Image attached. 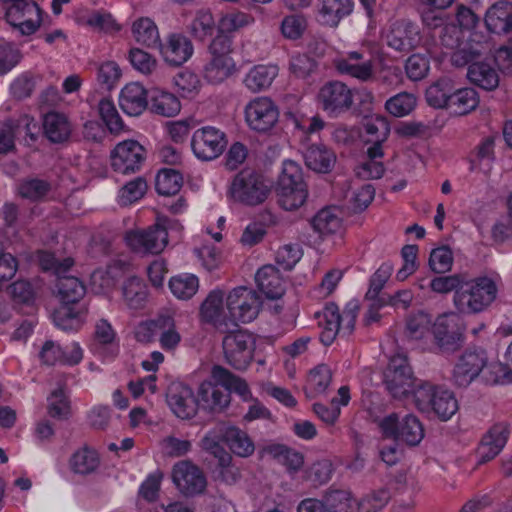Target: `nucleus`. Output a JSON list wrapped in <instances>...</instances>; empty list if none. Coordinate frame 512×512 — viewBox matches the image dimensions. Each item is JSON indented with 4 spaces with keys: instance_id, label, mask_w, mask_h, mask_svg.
<instances>
[{
    "instance_id": "nucleus-2",
    "label": "nucleus",
    "mask_w": 512,
    "mask_h": 512,
    "mask_svg": "<svg viewBox=\"0 0 512 512\" xmlns=\"http://www.w3.org/2000/svg\"><path fill=\"white\" fill-rule=\"evenodd\" d=\"M273 183V179L263 172L246 167L235 175L229 191L235 201L256 206L268 198Z\"/></svg>"
},
{
    "instance_id": "nucleus-50",
    "label": "nucleus",
    "mask_w": 512,
    "mask_h": 512,
    "mask_svg": "<svg viewBox=\"0 0 512 512\" xmlns=\"http://www.w3.org/2000/svg\"><path fill=\"white\" fill-rule=\"evenodd\" d=\"M156 190L161 195H174L183 185V177L178 170L164 168L156 176Z\"/></svg>"
},
{
    "instance_id": "nucleus-18",
    "label": "nucleus",
    "mask_w": 512,
    "mask_h": 512,
    "mask_svg": "<svg viewBox=\"0 0 512 512\" xmlns=\"http://www.w3.org/2000/svg\"><path fill=\"white\" fill-rule=\"evenodd\" d=\"M386 40L388 46L392 49L408 53L421 42L419 27L408 20L396 21L392 24Z\"/></svg>"
},
{
    "instance_id": "nucleus-31",
    "label": "nucleus",
    "mask_w": 512,
    "mask_h": 512,
    "mask_svg": "<svg viewBox=\"0 0 512 512\" xmlns=\"http://www.w3.org/2000/svg\"><path fill=\"white\" fill-rule=\"evenodd\" d=\"M468 79L480 88L491 91L499 85V74L488 62L477 61L469 65Z\"/></svg>"
},
{
    "instance_id": "nucleus-55",
    "label": "nucleus",
    "mask_w": 512,
    "mask_h": 512,
    "mask_svg": "<svg viewBox=\"0 0 512 512\" xmlns=\"http://www.w3.org/2000/svg\"><path fill=\"white\" fill-rule=\"evenodd\" d=\"M324 499L328 512H352L354 509L355 501L349 491L333 490Z\"/></svg>"
},
{
    "instance_id": "nucleus-39",
    "label": "nucleus",
    "mask_w": 512,
    "mask_h": 512,
    "mask_svg": "<svg viewBox=\"0 0 512 512\" xmlns=\"http://www.w3.org/2000/svg\"><path fill=\"white\" fill-rule=\"evenodd\" d=\"M226 444L237 456L246 458L255 451V445L249 435L240 428L226 423Z\"/></svg>"
},
{
    "instance_id": "nucleus-22",
    "label": "nucleus",
    "mask_w": 512,
    "mask_h": 512,
    "mask_svg": "<svg viewBox=\"0 0 512 512\" xmlns=\"http://www.w3.org/2000/svg\"><path fill=\"white\" fill-rule=\"evenodd\" d=\"M201 315L206 322L214 325L220 332L230 329V321L226 304L224 305V293L222 290H212L201 305Z\"/></svg>"
},
{
    "instance_id": "nucleus-12",
    "label": "nucleus",
    "mask_w": 512,
    "mask_h": 512,
    "mask_svg": "<svg viewBox=\"0 0 512 512\" xmlns=\"http://www.w3.org/2000/svg\"><path fill=\"white\" fill-rule=\"evenodd\" d=\"M227 146L226 134L213 126L197 129L191 139V148L200 160H215Z\"/></svg>"
},
{
    "instance_id": "nucleus-1",
    "label": "nucleus",
    "mask_w": 512,
    "mask_h": 512,
    "mask_svg": "<svg viewBox=\"0 0 512 512\" xmlns=\"http://www.w3.org/2000/svg\"><path fill=\"white\" fill-rule=\"evenodd\" d=\"M497 287L488 277L463 278L453 295V303L459 313L475 314L484 311L496 298Z\"/></svg>"
},
{
    "instance_id": "nucleus-26",
    "label": "nucleus",
    "mask_w": 512,
    "mask_h": 512,
    "mask_svg": "<svg viewBox=\"0 0 512 512\" xmlns=\"http://www.w3.org/2000/svg\"><path fill=\"white\" fill-rule=\"evenodd\" d=\"M190 130L191 126L188 121H176L171 123L168 126V132L174 143H165L159 145L157 148V157L161 160H168L169 158H182L183 147L180 145V143L183 142V140L189 135Z\"/></svg>"
},
{
    "instance_id": "nucleus-52",
    "label": "nucleus",
    "mask_w": 512,
    "mask_h": 512,
    "mask_svg": "<svg viewBox=\"0 0 512 512\" xmlns=\"http://www.w3.org/2000/svg\"><path fill=\"white\" fill-rule=\"evenodd\" d=\"M416 104L417 98L414 94L401 92L386 101L385 109L395 117H404L415 109Z\"/></svg>"
},
{
    "instance_id": "nucleus-57",
    "label": "nucleus",
    "mask_w": 512,
    "mask_h": 512,
    "mask_svg": "<svg viewBox=\"0 0 512 512\" xmlns=\"http://www.w3.org/2000/svg\"><path fill=\"white\" fill-rule=\"evenodd\" d=\"M37 259L40 267L44 271H51L56 276H60L61 274H65L74 264L72 258H65L59 260L55 257L54 254L46 251H39L37 254Z\"/></svg>"
},
{
    "instance_id": "nucleus-19",
    "label": "nucleus",
    "mask_w": 512,
    "mask_h": 512,
    "mask_svg": "<svg viewBox=\"0 0 512 512\" xmlns=\"http://www.w3.org/2000/svg\"><path fill=\"white\" fill-rule=\"evenodd\" d=\"M335 68L340 74L360 82H369L375 76L373 61L359 51L348 52L345 57L335 60Z\"/></svg>"
},
{
    "instance_id": "nucleus-6",
    "label": "nucleus",
    "mask_w": 512,
    "mask_h": 512,
    "mask_svg": "<svg viewBox=\"0 0 512 512\" xmlns=\"http://www.w3.org/2000/svg\"><path fill=\"white\" fill-rule=\"evenodd\" d=\"M261 298L252 288L236 287L226 297V309L230 328L236 327L237 322L250 323L257 318L261 309Z\"/></svg>"
},
{
    "instance_id": "nucleus-44",
    "label": "nucleus",
    "mask_w": 512,
    "mask_h": 512,
    "mask_svg": "<svg viewBox=\"0 0 512 512\" xmlns=\"http://www.w3.org/2000/svg\"><path fill=\"white\" fill-rule=\"evenodd\" d=\"M432 319L423 311L408 316L406 320L405 336L410 341H422L430 334Z\"/></svg>"
},
{
    "instance_id": "nucleus-56",
    "label": "nucleus",
    "mask_w": 512,
    "mask_h": 512,
    "mask_svg": "<svg viewBox=\"0 0 512 512\" xmlns=\"http://www.w3.org/2000/svg\"><path fill=\"white\" fill-rule=\"evenodd\" d=\"M146 157V149L135 140L123 141L111 152V158L118 160H144Z\"/></svg>"
},
{
    "instance_id": "nucleus-60",
    "label": "nucleus",
    "mask_w": 512,
    "mask_h": 512,
    "mask_svg": "<svg viewBox=\"0 0 512 512\" xmlns=\"http://www.w3.org/2000/svg\"><path fill=\"white\" fill-rule=\"evenodd\" d=\"M128 59L132 67L144 75L152 74L157 68L156 58L140 48L130 49Z\"/></svg>"
},
{
    "instance_id": "nucleus-8",
    "label": "nucleus",
    "mask_w": 512,
    "mask_h": 512,
    "mask_svg": "<svg viewBox=\"0 0 512 512\" xmlns=\"http://www.w3.org/2000/svg\"><path fill=\"white\" fill-rule=\"evenodd\" d=\"M420 381L413 377L406 357L398 355L390 360L385 373V385L394 398H403L409 393L414 395V390Z\"/></svg>"
},
{
    "instance_id": "nucleus-51",
    "label": "nucleus",
    "mask_w": 512,
    "mask_h": 512,
    "mask_svg": "<svg viewBox=\"0 0 512 512\" xmlns=\"http://www.w3.org/2000/svg\"><path fill=\"white\" fill-rule=\"evenodd\" d=\"M86 310L74 311V309L63 305L53 314V321L59 328L69 331L77 330L83 323Z\"/></svg>"
},
{
    "instance_id": "nucleus-48",
    "label": "nucleus",
    "mask_w": 512,
    "mask_h": 512,
    "mask_svg": "<svg viewBox=\"0 0 512 512\" xmlns=\"http://www.w3.org/2000/svg\"><path fill=\"white\" fill-rule=\"evenodd\" d=\"M158 340L162 349L172 351L177 348L181 341V335L176 329L174 318L171 315H160L158 325Z\"/></svg>"
},
{
    "instance_id": "nucleus-10",
    "label": "nucleus",
    "mask_w": 512,
    "mask_h": 512,
    "mask_svg": "<svg viewBox=\"0 0 512 512\" xmlns=\"http://www.w3.org/2000/svg\"><path fill=\"white\" fill-rule=\"evenodd\" d=\"M125 242L136 253L159 254L168 244V233L164 226L157 223L147 229L128 231Z\"/></svg>"
},
{
    "instance_id": "nucleus-4",
    "label": "nucleus",
    "mask_w": 512,
    "mask_h": 512,
    "mask_svg": "<svg viewBox=\"0 0 512 512\" xmlns=\"http://www.w3.org/2000/svg\"><path fill=\"white\" fill-rule=\"evenodd\" d=\"M414 402L425 413H434L440 420H449L458 410V402L450 390L420 381L414 390Z\"/></svg>"
},
{
    "instance_id": "nucleus-23",
    "label": "nucleus",
    "mask_w": 512,
    "mask_h": 512,
    "mask_svg": "<svg viewBox=\"0 0 512 512\" xmlns=\"http://www.w3.org/2000/svg\"><path fill=\"white\" fill-rule=\"evenodd\" d=\"M509 436L506 424L497 423L493 425L482 437L477 453L479 462L485 463L494 459L504 448Z\"/></svg>"
},
{
    "instance_id": "nucleus-62",
    "label": "nucleus",
    "mask_w": 512,
    "mask_h": 512,
    "mask_svg": "<svg viewBox=\"0 0 512 512\" xmlns=\"http://www.w3.org/2000/svg\"><path fill=\"white\" fill-rule=\"evenodd\" d=\"M391 498L387 489H379L366 495L358 503L359 512H378L383 509Z\"/></svg>"
},
{
    "instance_id": "nucleus-28",
    "label": "nucleus",
    "mask_w": 512,
    "mask_h": 512,
    "mask_svg": "<svg viewBox=\"0 0 512 512\" xmlns=\"http://www.w3.org/2000/svg\"><path fill=\"white\" fill-rule=\"evenodd\" d=\"M255 280L258 288L269 299H279L285 293L284 280L279 270L273 265L261 267L255 275Z\"/></svg>"
},
{
    "instance_id": "nucleus-13",
    "label": "nucleus",
    "mask_w": 512,
    "mask_h": 512,
    "mask_svg": "<svg viewBox=\"0 0 512 512\" xmlns=\"http://www.w3.org/2000/svg\"><path fill=\"white\" fill-rule=\"evenodd\" d=\"M487 355L481 348L467 349L459 357L453 369V381L459 387H467L487 365Z\"/></svg>"
},
{
    "instance_id": "nucleus-35",
    "label": "nucleus",
    "mask_w": 512,
    "mask_h": 512,
    "mask_svg": "<svg viewBox=\"0 0 512 512\" xmlns=\"http://www.w3.org/2000/svg\"><path fill=\"white\" fill-rule=\"evenodd\" d=\"M132 36L135 41L147 48L158 49L160 34L155 22L148 17H141L132 24Z\"/></svg>"
},
{
    "instance_id": "nucleus-41",
    "label": "nucleus",
    "mask_w": 512,
    "mask_h": 512,
    "mask_svg": "<svg viewBox=\"0 0 512 512\" xmlns=\"http://www.w3.org/2000/svg\"><path fill=\"white\" fill-rule=\"evenodd\" d=\"M69 463L74 473L87 475L98 468L100 459L94 449L84 446L72 454Z\"/></svg>"
},
{
    "instance_id": "nucleus-38",
    "label": "nucleus",
    "mask_w": 512,
    "mask_h": 512,
    "mask_svg": "<svg viewBox=\"0 0 512 512\" xmlns=\"http://www.w3.org/2000/svg\"><path fill=\"white\" fill-rule=\"evenodd\" d=\"M277 74V66L256 65L246 75L244 84L251 92H260L270 87Z\"/></svg>"
},
{
    "instance_id": "nucleus-63",
    "label": "nucleus",
    "mask_w": 512,
    "mask_h": 512,
    "mask_svg": "<svg viewBox=\"0 0 512 512\" xmlns=\"http://www.w3.org/2000/svg\"><path fill=\"white\" fill-rule=\"evenodd\" d=\"M215 21L208 11H200L190 24V32L197 39L204 40L213 34Z\"/></svg>"
},
{
    "instance_id": "nucleus-9",
    "label": "nucleus",
    "mask_w": 512,
    "mask_h": 512,
    "mask_svg": "<svg viewBox=\"0 0 512 512\" xmlns=\"http://www.w3.org/2000/svg\"><path fill=\"white\" fill-rule=\"evenodd\" d=\"M5 17L21 35L29 36L41 26L42 10L33 0H16L7 7Z\"/></svg>"
},
{
    "instance_id": "nucleus-3",
    "label": "nucleus",
    "mask_w": 512,
    "mask_h": 512,
    "mask_svg": "<svg viewBox=\"0 0 512 512\" xmlns=\"http://www.w3.org/2000/svg\"><path fill=\"white\" fill-rule=\"evenodd\" d=\"M276 196L279 206L286 211H296L307 201V185L297 162H283Z\"/></svg>"
},
{
    "instance_id": "nucleus-25",
    "label": "nucleus",
    "mask_w": 512,
    "mask_h": 512,
    "mask_svg": "<svg viewBox=\"0 0 512 512\" xmlns=\"http://www.w3.org/2000/svg\"><path fill=\"white\" fill-rule=\"evenodd\" d=\"M149 92L139 83H129L121 91L119 105L129 116H139L148 108Z\"/></svg>"
},
{
    "instance_id": "nucleus-36",
    "label": "nucleus",
    "mask_w": 512,
    "mask_h": 512,
    "mask_svg": "<svg viewBox=\"0 0 512 512\" xmlns=\"http://www.w3.org/2000/svg\"><path fill=\"white\" fill-rule=\"evenodd\" d=\"M221 442L226 443V423H217L214 427L209 429L200 441V447L207 453L214 456L217 460L224 457L228 459L230 454L221 445Z\"/></svg>"
},
{
    "instance_id": "nucleus-54",
    "label": "nucleus",
    "mask_w": 512,
    "mask_h": 512,
    "mask_svg": "<svg viewBox=\"0 0 512 512\" xmlns=\"http://www.w3.org/2000/svg\"><path fill=\"white\" fill-rule=\"evenodd\" d=\"M147 191V182L143 177H137L123 186L118 195L121 206H128L140 200Z\"/></svg>"
},
{
    "instance_id": "nucleus-34",
    "label": "nucleus",
    "mask_w": 512,
    "mask_h": 512,
    "mask_svg": "<svg viewBox=\"0 0 512 512\" xmlns=\"http://www.w3.org/2000/svg\"><path fill=\"white\" fill-rule=\"evenodd\" d=\"M43 130L51 142L62 143L69 138L71 126L64 114L49 112L44 115Z\"/></svg>"
},
{
    "instance_id": "nucleus-32",
    "label": "nucleus",
    "mask_w": 512,
    "mask_h": 512,
    "mask_svg": "<svg viewBox=\"0 0 512 512\" xmlns=\"http://www.w3.org/2000/svg\"><path fill=\"white\" fill-rule=\"evenodd\" d=\"M455 87L454 81L448 77L438 79L426 89L425 97L427 103L437 109H449Z\"/></svg>"
},
{
    "instance_id": "nucleus-47",
    "label": "nucleus",
    "mask_w": 512,
    "mask_h": 512,
    "mask_svg": "<svg viewBox=\"0 0 512 512\" xmlns=\"http://www.w3.org/2000/svg\"><path fill=\"white\" fill-rule=\"evenodd\" d=\"M479 104V96L473 88L455 87V92L451 98L449 109L455 114L465 115L476 109Z\"/></svg>"
},
{
    "instance_id": "nucleus-46",
    "label": "nucleus",
    "mask_w": 512,
    "mask_h": 512,
    "mask_svg": "<svg viewBox=\"0 0 512 512\" xmlns=\"http://www.w3.org/2000/svg\"><path fill=\"white\" fill-rule=\"evenodd\" d=\"M433 336L441 352H453L460 346V336L449 331L447 318L444 316L436 320L433 327Z\"/></svg>"
},
{
    "instance_id": "nucleus-27",
    "label": "nucleus",
    "mask_w": 512,
    "mask_h": 512,
    "mask_svg": "<svg viewBox=\"0 0 512 512\" xmlns=\"http://www.w3.org/2000/svg\"><path fill=\"white\" fill-rule=\"evenodd\" d=\"M487 29L496 34L508 33L512 30V3L498 1L485 14Z\"/></svg>"
},
{
    "instance_id": "nucleus-20",
    "label": "nucleus",
    "mask_w": 512,
    "mask_h": 512,
    "mask_svg": "<svg viewBox=\"0 0 512 512\" xmlns=\"http://www.w3.org/2000/svg\"><path fill=\"white\" fill-rule=\"evenodd\" d=\"M158 50L167 64L178 67L191 58L194 48L183 34L171 33L160 43Z\"/></svg>"
},
{
    "instance_id": "nucleus-24",
    "label": "nucleus",
    "mask_w": 512,
    "mask_h": 512,
    "mask_svg": "<svg viewBox=\"0 0 512 512\" xmlns=\"http://www.w3.org/2000/svg\"><path fill=\"white\" fill-rule=\"evenodd\" d=\"M365 132L370 136L366 140V154L370 160L384 156L383 142L390 133V127L387 120L383 117L368 119L364 123Z\"/></svg>"
},
{
    "instance_id": "nucleus-5",
    "label": "nucleus",
    "mask_w": 512,
    "mask_h": 512,
    "mask_svg": "<svg viewBox=\"0 0 512 512\" xmlns=\"http://www.w3.org/2000/svg\"><path fill=\"white\" fill-rule=\"evenodd\" d=\"M357 311L358 306L352 303L342 314L335 304L326 305L323 311L317 314L321 342L328 346L334 342L337 335L349 336L355 327Z\"/></svg>"
},
{
    "instance_id": "nucleus-58",
    "label": "nucleus",
    "mask_w": 512,
    "mask_h": 512,
    "mask_svg": "<svg viewBox=\"0 0 512 512\" xmlns=\"http://www.w3.org/2000/svg\"><path fill=\"white\" fill-rule=\"evenodd\" d=\"M98 113L111 132H119L123 129L122 119L110 99L102 98L99 101Z\"/></svg>"
},
{
    "instance_id": "nucleus-16",
    "label": "nucleus",
    "mask_w": 512,
    "mask_h": 512,
    "mask_svg": "<svg viewBox=\"0 0 512 512\" xmlns=\"http://www.w3.org/2000/svg\"><path fill=\"white\" fill-rule=\"evenodd\" d=\"M318 99L323 110L333 116L348 111L353 104L352 91L340 81L326 83L320 89Z\"/></svg>"
},
{
    "instance_id": "nucleus-7",
    "label": "nucleus",
    "mask_w": 512,
    "mask_h": 512,
    "mask_svg": "<svg viewBox=\"0 0 512 512\" xmlns=\"http://www.w3.org/2000/svg\"><path fill=\"white\" fill-rule=\"evenodd\" d=\"M222 340L226 362L237 370L246 369L253 359L255 340L246 330L230 328Z\"/></svg>"
},
{
    "instance_id": "nucleus-29",
    "label": "nucleus",
    "mask_w": 512,
    "mask_h": 512,
    "mask_svg": "<svg viewBox=\"0 0 512 512\" xmlns=\"http://www.w3.org/2000/svg\"><path fill=\"white\" fill-rule=\"evenodd\" d=\"M262 452L285 466L290 473L298 472L304 465V456L283 444H268L263 447Z\"/></svg>"
},
{
    "instance_id": "nucleus-53",
    "label": "nucleus",
    "mask_w": 512,
    "mask_h": 512,
    "mask_svg": "<svg viewBox=\"0 0 512 512\" xmlns=\"http://www.w3.org/2000/svg\"><path fill=\"white\" fill-rule=\"evenodd\" d=\"M70 401L63 385L54 389L48 397V413L53 418L67 419L70 415Z\"/></svg>"
},
{
    "instance_id": "nucleus-40",
    "label": "nucleus",
    "mask_w": 512,
    "mask_h": 512,
    "mask_svg": "<svg viewBox=\"0 0 512 512\" xmlns=\"http://www.w3.org/2000/svg\"><path fill=\"white\" fill-rule=\"evenodd\" d=\"M212 377L220 381L222 386L226 387L229 394L231 392H235L239 394L244 400L250 399L251 392L246 381L234 375L228 369L220 365H214L212 367Z\"/></svg>"
},
{
    "instance_id": "nucleus-37",
    "label": "nucleus",
    "mask_w": 512,
    "mask_h": 512,
    "mask_svg": "<svg viewBox=\"0 0 512 512\" xmlns=\"http://www.w3.org/2000/svg\"><path fill=\"white\" fill-rule=\"evenodd\" d=\"M57 277V294L64 305L76 303L84 297L86 287L77 277L65 274Z\"/></svg>"
},
{
    "instance_id": "nucleus-61",
    "label": "nucleus",
    "mask_w": 512,
    "mask_h": 512,
    "mask_svg": "<svg viewBox=\"0 0 512 512\" xmlns=\"http://www.w3.org/2000/svg\"><path fill=\"white\" fill-rule=\"evenodd\" d=\"M121 75V69L114 61H106L97 69V81L107 90H111L117 85Z\"/></svg>"
},
{
    "instance_id": "nucleus-33",
    "label": "nucleus",
    "mask_w": 512,
    "mask_h": 512,
    "mask_svg": "<svg viewBox=\"0 0 512 512\" xmlns=\"http://www.w3.org/2000/svg\"><path fill=\"white\" fill-rule=\"evenodd\" d=\"M353 9L351 0H320L319 17L323 25L336 27Z\"/></svg>"
},
{
    "instance_id": "nucleus-59",
    "label": "nucleus",
    "mask_w": 512,
    "mask_h": 512,
    "mask_svg": "<svg viewBox=\"0 0 512 512\" xmlns=\"http://www.w3.org/2000/svg\"><path fill=\"white\" fill-rule=\"evenodd\" d=\"M481 55L479 45L464 42L459 48L452 50L450 61L455 67H464L477 62Z\"/></svg>"
},
{
    "instance_id": "nucleus-21",
    "label": "nucleus",
    "mask_w": 512,
    "mask_h": 512,
    "mask_svg": "<svg viewBox=\"0 0 512 512\" xmlns=\"http://www.w3.org/2000/svg\"><path fill=\"white\" fill-rule=\"evenodd\" d=\"M167 403L173 413L181 419L194 417L198 410V399L192 389L181 383L170 385L167 393Z\"/></svg>"
},
{
    "instance_id": "nucleus-17",
    "label": "nucleus",
    "mask_w": 512,
    "mask_h": 512,
    "mask_svg": "<svg viewBox=\"0 0 512 512\" xmlns=\"http://www.w3.org/2000/svg\"><path fill=\"white\" fill-rule=\"evenodd\" d=\"M198 405L205 411L220 413L230 404V394L220 381L212 377L201 382L197 391Z\"/></svg>"
},
{
    "instance_id": "nucleus-11",
    "label": "nucleus",
    "mask_w": 512,
    "mask_h": 512,
    "mask_svg": "<svg viewBox=\"0 0 512 512\" xmlns=\"http://www.w3.org/2000/svg\"><path fill=\"white\" fill-rule=\"evenodd\" d=\"M380 427L385 436L401 440L411 446L418 445L424 437V428L414 415H406L399 422L397 414L392 413L381 421Z\"/></svg>"
},
{
    "instance_id": "nucleus-49",
    "label": "nucleus",
    "mask_w": 512,
    "mask_h": 512,
    "mask_svg": "<svg viewBox=\"0 0 512 512\" xmlns=\"http://www.w3.org/2000/svg\"><path fill=\"white\" fill-rule=\"evenodd\" d=\"M172 294L181 300L192 298L199 289V280L194 274H180L169 281Z\"/></svg>"
},
{
    "instance_id": "nucleus-14",
    "label": "nucleus",
    "mask_w": 512,
    "mask_h": 512,
    "mask_svg": "<svg viewBox=\"0 0 512 512\" xmlns=\"http://www.w3.org/2000/svg\"><path fill=\"white\" fill-rule=\"evenodd\" d=\"M245 118L251 129L266 132L278 122L279 111L270 98L257 97L247 104Z\"/></svg>"
},
{
    "instance_id": "nucleus-64",
    "label": "nucleus",
    "mask_w": 512,
    "mask_h": 512,
    "mask_svg": "<svg viewBox=\"0 0 512 512\" xmlns=\"http://www.w3.org/2000/svg\"><path fill=\"white\" fill-rule=\"evenodd\" d=\"M302 257L299 244H285L281 246L275 256L276 263L284 270H291Z\"/></svg>"
},
{
    "instance_id": "nucleus-30",
    "label": "nucleus",
    "mask_w": 512,
    "mask_h": 512,
    "mask_svg": "<svg viewBox=\"0 0 512 512\" xmlns=\"http://www.w3.org/2000/svg\"><path fill=\"white\" fill-rule=\"evenodd\" d=\"M148 108L154 114L173 117L180 112L181 104L174 94L154 88L149 91Z\"/></svg>"
},
{
    "instance_id": "nucleus-45",
    "label": "nucleus",
    "mask_w": 512,
    "mask_h": 512,
    "mask_svg": "<svg viewBox=\"0 0 512 512\" xmlns=\"http://www.w3.org/2000/svg\"><path fill=\"white\" fill-rule=\"evenodd\" d=\"M123 298L130 309H140L144 306L147 299V287L138 277L128 278L122 287Z\"/></svg>"
},
{
    "instance_id": "nucleus-43",
    "label": "nucleus",
    "mask_w": 512,
    "mask_h": 512,
    "mask_svg": "<svg viewBox=\"0 0 512 512\" xmlns=\"http://www.w3.org/2000/svg\"><path fill=\"white\" fill-rule=\"evenodd\" d=\"M312 226L316 232L322 235L338 232L342 226L339 210L336 207L320 210L312 219Z\"/></svg>"
},
{
    "instance_id": "nucleus-15",
    "label": "nucleus",
    "mask_w": 512,
    "mask_h": 512,
    "mask_svg": "<svg viewBox=\"0 0 512 512\" xmlns=\"http://www.w3.org/2000/svg\"><path fill=\"white\" fill-rule=\"evenodd\" d=\"M172 479L178 490L186 496L202 493L207 485L203 471L189 460L179 461L173 466Z\"/></svg>"
},
{
    "instance_id": "nucleus-42",
    "label": "nucleus",
    "mask_w": 512,
    "mask_h": 512,
    "mask_svg": "<svg viewBox=\"0 0 512 512\" xmlns=\"http://www.w3.org/2000/svg\"><path fill=\"white\" fill-rule=\"evenodd\" d=\"M235 63L232 57L213 58L204 67V78L212 83L219 84L232 75Z\"/></svg>"
}]
</instances>
